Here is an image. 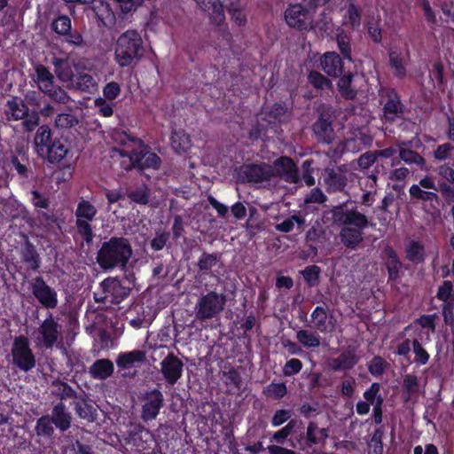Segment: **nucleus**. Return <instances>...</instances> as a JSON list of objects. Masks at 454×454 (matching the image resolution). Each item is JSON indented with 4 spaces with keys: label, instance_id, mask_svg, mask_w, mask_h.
Segmentation results:
<instances>
[{
    "label": "nucleus",
    "instance_id": "obj_26",
    "mask_svg": "<svg viewBox=\"0 0 454 454\" xmlns=\"http://www.w3.org/2000/svg\"><path fill=\"white\" fill-rule=\"evenodd\" d=\"M52 420L56 427L62 431L67 430L70 427V416L66 411L62 403H59L54 407Z\"/></svg>",
    "mask_w": 454,
    "mask_h": 454
},
{
    "label": "nucleus",
    "instance_id": "obj_28",
    "mask_svg": "<svg viewBox=\"0 0 454 454\" xmlns=\"http://www.w3.org/2000/svg\"><path fill=\"white\" fill-rule=\"evenodd\" d=\"M114 371L113 363L106 359H101L97 361L90 367V373L94 378L97 379H106L112 374Z\"/></svg>",
    "mask_w": 454,
    "mask_h": 454
},
{
    "label": "nucleus",
    "instance_id": "obj_60",
    "mask_svg": "<svg viewBox=\"0 0 454 454\" xmlns=\"http://www.w3.org/2000/svg\"><path fill=\"white\" fill-rule=\"evenodd\" d=\"M403 387L410 393L413 394L419 390V381L416 376L408 374L404 377Z\"/></svg>",
    "mask_w": 454,
    "mask_h": 454
},
{
    "label": "nucleus",
    "instance_id": "obj_9",
    "mask_svg": "<svg viewBox=\"0 0 454 454\" xmlns=\"http://www.w3.org/2000/svg\"><path fill=\"white\" fill-rule=\"evenodd\" d=\"M225 298L215 292L202 296L197 304V317L201 319L210 318L223 309Z\"/></svg>",
    "mask_w": 454,
    "mask_h": 454
},
{
    "label": "nucleus",
    "instance_id": "obj_15",
    "mask_svg": "<svg viewBox=\"0 0 454 454\" xmlns=\"http://www.w3.org/2000/svg\"><path fill=\"white\" fill-rule=\"evenodd\" d=\"M162 395L158 390H153L147 395L146 402L143 407V418L145 420L153 419L161 407Z\"/></svg>",
    "mask_w": 454,
    "mask_h": 454
},
{
    "label": "nucleus",
    "instance_id": "obj_12",
    "mask_svg": "<svg viewBox=\"0 0 454 454\" xmlns=\"http://www.w3.org/2000/svg\"><path fill=\"white\" fill-rule=\"evenodd\" d=\"M161 372L169 384H174L182 375L183 363L176 356L169 355L161 362Z\"/></svg>",
    "mask_w": 454,
    "mask_h": 454
},
{
    "label": "nucleus",
    "instance_id": "obj_1",
    "mask_svg": "<svg viewBox=\"0 0 454 454\" xmlns=\"http://www.w3.org/2000/svg\"><path fill=\"white\" fill-rule=\"evenodd\" d=\"M114 139L121 147L113 149L112 158H120L124 169L134 167L156 168L160 165V158L155 153L147 152L141 140L121 132L114 133Z\"/></svg>",
    "mask_w": 454,
    "mask_h": 454
},
{
    "label": "nucleus",
    "instance_id": "obj_38",
    "mask_svg": "<svg viewBox=\"0 0 454 454\" xmlns=\"http://www.w3.org/2000/svg\"><path fill=\"white\" fill-rule=\"evenodd\" d=\"M398 158H400L406 163H415L420 166L421 168L427 169L424 159L419 154L411 150L400 149Z\"/></svg>",
    "mask_w": 454,
    "mask_h": 454
},
{
    "label": "nucleus",
    "instance_id": "obj_4",
    "mask_svg": "<svg viewBox=\"0 0 454 454\" xmlns=\"http://www.w3.org/2000/svg\"><path fill=\"white\" fill-rule=\"evenodd\" d=\"M333 217L344 225L340 233L342 242L347 247H356L362 240L361 231L367 225L366 217L356 211L344 214L342 208H335Z\"/></svg>",
    "mask_w": 454,
    "mask_h": 454
},
{
    "label": "nucleus",
    "instance_id": "obj_23",
    "mask_svg": "<svg viewBox=\"0 0 454 454\" xmlns=\"http://www.w3.org/2000/svg\"><path fill=\"white\" fill-rule=\"evenodd\" d=\"M68 149L66 141L63 139H56L49 147V153H46L43 159L50 162L60 161L67 153Z\"/></svg>",
    "mask_w": 454,
    "mask_h": 454
},
{
    "label": "nucleus",
    "instance_id": "obj_29",
    "mask_svg": "<svg viewBox=\"0 0 454 454\" xmlns=\"http://www.w3.org/2000/svg\"><path fill=\"white\" fill-rule=\"evenodd\" d=\"M92 10L96 16L103 23L112 22L114 20V13L108 4L101 0H94L92 3Z\"/></svg>",
    "mask_w": 454,
    "mask_h": 454
},
{
    "label": "nucleus",
    "instance_id": "obj_54",
    "mask_svg": "<svg viewBox=\"0 0 454 454\" xmlns=\"http://www.w3.org/2000/svg\"><path fill=\"white\" fill-rule=\"evenodd\" d=\"M380 385L378 383H373L371 387L364 393V397L367 403L375 406L378 398L380 397Z\"/></svg>",
    "mask_w": 454,
    "mask_h": 454
},
{
    "label": "nucleus",
    "instance_id": "obj_50",
    "mask_svg": "<svg viewBox=\"0 0 454 454\" xmlns=\"http://www.w3.org/2000/svg\"><path fill=\"white\" fill-rule=\"evenodd\" d=\"M337 43L341 53L350 59L349 39L342 31L337 34Z\"/></svg>",
    "mask_w": 454,
    "mask_h": 454
},
{
    "label": "nucleus",
    "instance_id": "obj_2",
    "mask_svg": "<svg viewBox=\"0 0 454 454\" xmlns=\"http://www.w3.org/2000/svg\"><path fill=\"white\" fill-rule=\"evenodd\" d=\"M250 182H262L278 175L290 182L297 181V171L294 162L286 157L277 160L273 165L259 164L247 166L244 171Z\"/></svg>",
    "mask_w": 454,
    "mask_h": 454
},
{
    "label": "nucleus",
    "instance_id": "obj_64",
    "mask_svg": "<svg viewBox=\"0 0 454 454\" xmlns=\"http://www.w3.org/2000/svg\"><path fill=\"white\" fill-rule=\"evenodd\" d=\"M374 162H378L376 153H366L358 160V165L362 168H367Z\"/></svg>",
    "mask_w": 454,
    "mask_h": 454
},
{
    "label": "nucleus",
    "instance_id": "obj_5",
    "mask_svg": "<svg viewBox=\"0 0 454 454\" xmlns=\"http://www.w3.org/2000/svg\"><path fill=\"white\" fill-rule=\"evenodd\" d=\"M115 60L121 67H128L143 55V40L135 30H127L116 41Z\"/></svg>",
    "mask_w": 454,
    "mask_h": 454
},
{
    "label": "nucleus",
    "instance_id": "obj_17",
    "mask_svg": "<svg viewBox=\"0 0 454 454\" xmlns=\"http://www.w3.org/2000/svg\"><path fill=\"white\" fill-rule=\"evenodd\" d=\"M51 137V130L47 126H41L35 137V149L36 153L43 158L46 153H49V147L52 144Z\"/></svg>",
    "mask_w": 454,
    "mask_h": 454
},
{
    "label": "nucleus",
    "instance_id": "obj_32",
    "mask_svg": "<svg viewBox=\"0 0 454 454\" xmlns=\"http://www.w3.org/2000/svg\"><path fill=\"white\" fill-rule=\"evenodd\" d=\"M406 256L412 262H421L425 258L423 245L417 241H411L406 247Z\"/></svg>",
    "mask_w": 454,
    "mask_h": 454
},
{
    "label": "nucleus",
    "instance_id": "obj_40",
    "mask_svg": "<svg viewBox=\"0 0 454 454\" xmlns=\"http://www.w3.org/2000/svg\"><path fill=\"white\" fill-rule=\"evenodd\" d=\"M304 221L297 216L293 215L287 219H285L283 222L276 225V229L281 232H289L291 231L294 225L297 224L298 226L302 225Z\"/></svg>",
    "mask_w": 454,
    "mask_h": 454
},
{
    "label": "nucleus",
    "instance_id": "obj_18",
    "mask_svg": "<svg viewBox=\"0 0 454 454\" xmlns=\"http://www.w3.org/2000/svg\"><path fill=\"white\" fill-rule=\"evenodd\" d=\"M197 4L205 11L207 12L213 22L221 24L225 17L223 9L219 0H195Z\"/></svg>",
    "mask_w": 454,
    "mask_h": 454
},
{
    "label": "nucleus",
    "instance_id": "obj_47",
    "mask_svg": "<svg viewBox=\"0 0 454 454\" xmlns=\"http://www.w3.org/2000/svg\"><path fill=\"white\" fill-rule=\"evenodd\" d=\"M89 222L90 221L82 220L81 218L77 219L76 221L78 231L87 243H90L93 237V233Z\"/></svg>",
    "mask_w": 454,
    "mask_h": 454
},
{
    "label": "nucleus",
    "instance_id": "obj_58",
    "mask_svg": "<svg viewBox=\"0 0 454 454\" xmlns=\"http://www.w3.org/2000/svg\"><path fill=\"white\" fill-rule=\"evenodd\" d=\"M122 12H130L139 6L143 0H114Z\"/></svg>",
    "mask_w": 454,
    "mask_h": 454
},
{
    "label": "nucleus",
    "instance_id": "obj_44",
    "mask_svg": "<svg viewBox=\"0 0 454 454\" xmlns=\"http://www.w3.org/2000/svg\"><path fill=\"white\" fill-rule=\"evenodd\" d=\"M103 98H98L94 101L98 113L104 117H110L114 114L113 104Z\"/></svg>",
    "mask_w": 454,
    "mask_h": 454
},
{
    "label": "nucleus",
    "instance_id": "obj_3",
    "mask_svg": "<svg viewBox=\"0 0 454 454\" xmlns=\"http://www.w3.org/2000/svg\"><path fill=\"white\" fill-rule=\"evenodd\" d=\"M132 254L130 245L122 238H112L102 245L98 262L104 269L125 266Z\"/></svg>",
    "mask_w": 454,
    "mask_h": 454
},
{
    "label": "nucleus",
    "instance_id": "obj_24",
    "mask_svg": "<svg viewBox=\"0 0 454 454\" xmlns=\"http://www.w3.org/2000/svg\"><path fill=\"white\" fill-rule=\"evenodd\" d=\"M27 113V108L20 98H14L7 102L6 115L9 120H20Z\"/></svg>",
    "mask_w": 454,
    "mask_h": 454
},
{
    "label": "nucleus",
    "instance_id": "obj_57",
    "mask_svg": "<svg viewBox=\"0 0 454 454\" xmlns=\"http://www.w3.org/2000/svg\"><path fill=\"white\" fill-rule=\"evenodd\" d=\"M319 272H320L319 268L313 265V266L307 267L302 271V275H303L304 278L309 282V285H314L318 278Z\"/></svg>",
    "mask_w": 454,
    "mask_h": 454
},
{
    "label": "nucleus",
    "instance_id": "obj_46",
    "mask_svg": "<svg viewBox=\"0 0 454 454\" xmlns=\"http://www.w3.org/2000/svg\"><path fill=\"white\" fill-rule=\"evenodd\" d=\"M344 23L356 27L360 25V14L358 10L353 4H350L347 10Z\"/></svg>",
    "mask_w": 454,
    "mask_h": 454
},
{
    "label": "nucleus",
    "instance_id": "obj_33",
    "mask_svg": "<svg viewBox=\"0 0 454 454\" xmlns=\"http://www.w3.org/2000/svg\"><path fill=\"white\" fill-rule=\"evenodd\" d=\"M385 257L389 278H395L398 276V271L401 267L397 255L392 249L387 248L385 251Z\"/></svg>",
    "mask_w": 454,
    "mask_h": 454
},
{
    "label": "nucleus",
    "instance_id": "obj_27",
    "mask_svg": "<svg viewBox=\"0 0 454 454\" xmlns=\"http://www.w3.org/2000/svg\"><path fill=\"white\" fill-rule=\"evenodd\" d=\"M145 359V354L139 350H133L128 353H123L119 356L116 363L119 367L130 368L137 363H140Z\"/></svg>",
    "mask_w": 454,
    "mask_h": 454
},
{
    "label": "nucleus",
    "instance_id": "obj_45",
    "mask_svg": "<svg viewBox=\"0 0 454 454\" xmlns=\"http://www.w3.org/2000/svg\"><path fill=\"white\" fill-rule=\"evenodd\" d=\"M52 423L49 417L41 418L36 425L37 434L49 436L53 432Z\"/></svg>",
    "mask_w": 454,
    "mask_h": 454
},
{
    "label": "nucleus",
    "instance_id": "obj_49",
    "mask_svg": "<svg viewBox=\"0 0 454 454\" xmlns=\"http://www.w3.org/2000/svg\"><path fill=\"white\" fill-rule=\"evenodd\" d=\"M120 93V85L114 82L107 83L103 89L104 98L109 101L115 99Z\"/></svg>",
    "mask_w": 454,
    "mask_h": 454
},
{
    "label": "nucleus",
    "instance_id": "obj_52",
    "mask_svg": "<svg viewBox=\"0 0 454 454\" xmlns=\"http://www.w3.org/2000/svg\"><path fill=\"white\" fill-rule=\"evenodd\" d=\"M265 392L271 397H282L286 393V387L283 383H272L267 387Z\"/></svg>",
    "mask_w": 454,
    "mask_h": 454
},
{
    "label": "nucleus",
    "instance_id": "obj_16",
    "mask_svg": "<svg viewBox=\"0 0 454 454\" xmlns=\"http://www.w3.org/2000/svg\"><path fill=\"white\" fill-rule=\"evenodd\" d=\"M391 67L395 69L398 76H403L405 74V64L408 59V50L406 46L402 49L394 47L389 53Z\"/></svg>",
    "mask_w": 454,
    "mask_h": 454
},
{
    "label": "nucleus",
    "instance_id": "obj_20",
    "mask_svg": "<svg viewBox=\"0 0 454 454\" xmlns=\"http://www.w3.org/2000/svg\"><path fill=\"white\" fill-rule=\"evenodd\" d=\"M324 71L331 76H338L342 71V62L335 52H327L321 59Z\"/></svg>",
    "mask_w": 454,
    "mask_h": 454
},
{
    "label": "nucleus",
    "instance_id": "obj_53",
    "mask_svg": "<svg viewBox=\"0 0 454 454\" xmlns=\"http://www.w3.org/2000/svg\"><path fill=\"white\" fill-rule=\"evenodd\" d=\"M401 106L396 97H390L387 102L384 106L385 116L391 119V114H395L399 112Z\"/></svg>",
    "mask_w": 454,
    "mask_h": 454
},
{
    "label": "nucleus",
    "instance_id": "obj_6",
    "mask_svg": "<svg viewBox=\"0 0 454 454\" xmlns=\"http://www.w3.org/2000/svg\"><path fill=\"white\" fill-rule=\"evenodd\" d=\"M52 64L55 67V74L62 82L71 85L78 71H92V63L85 59H74L72 57L54 58Z\"/></svg>",
    "mask_w": 454,
    "mask_h": 454
},
{
    "label": "nucleus",
    "instance_id": "obj_61",
    "mask_svg": "<svg viewBox=\"0 0 454 454\" xmlns=\"http://www.w3.org/2000/svg\"><path fill=\"white\" fill-rule=\"evenodd\" d=\"M452 286L449 281H445L442 286L439 287L437 297L444 301H447L449 299L451 300L453 294H451Z\"/></svg>",
    "mask_w": 454,
    "mask_h": 454
},
{
    "label": "nucleus",
    "instance_id": "obj_42",
    "mask_svg": "<svg viewBox=\"0 0 454 454\" xmlns=\"http://www.w3.org/2000/svg\"><path fill=\"white\" fill-rule=\"evenodd\" d=\"M307 435L308 439L313 443H317L328 436L327 431L325 428H317L314 424H310L308 427Z\"/></svg>",
    "mask_w": 454,
    "mask_h": 454
},
{
    "label": "nucleus",
    "instance_id": "obj_63",
    "mask_svg": "<svg viewBox=\"0 0 454 454\" xmlns=\"http://www.w3.org/2000/svg\"><path fill=\"white\" fill-rule=\"evenodd\" d=\"M384 367L385 361L380 357H374L369 365V371L373 375H380L383 372Z\"/></svg>",
    "mask_w": 454,
    "mask_h": 454
},
{
    "label": "nucleus",
    "instance_id": "obj_56",
    "mask_svg": "<svg viewBox=\"0 0 454 454\" xmlns=\"http://www.w3.org/2000/svg\"><path fill=\"white\" fill-rule=\"evenodd\" d=\"M77 413L82 419L92 420L94 419V409L85 403H78L76 405Z\"/></svg>",
    "mask_w": 454,
    "mask_h": 454
},
{
    "label": "nucleus",
    "instance_id": "obj_37",
    "mask_svg": "<svg viewBox=\"0 0 454 454\" xmlns=\"http://www.w3.org/2000/svg\"><path fill=\"white\" fill-rule=\"evenodd\" d=\"M397 151L394 148H387L376 152L378 163L382 165L393 166L397 162L398 157L396 155Z\"/></svg>",
    "mask_w": 454,
    "mask_h": 454
},
{
    "label": "nucleus",
    "instance_id": "obj_7",
    "mask_svg": "<svg viewBox=\"0 0 454 454\" xmlns=\"http://www.w3.org/2000/svg\"><path fill=\"white\" fill-rule=\"evenodd\" d=\"M285 20L289 27L301 31L315 27H318L319 30H324L325 26L328 22V20H325L322 26L319 24H314L310 12L308 9H305L301 4H294L289 6L285 12Z\"/></svg>",
    "mask_w": 454,
    "mask_h": 454
},
{
    "label": "nucleus",
    "instance_id": "obj_51",
    "mask_svg": "<svg viewBox=\"0 0 454 454\" xmlns=\"http://www.w3.org/2000/svg\"><path fill=\"white\" fill-rule=\"evenodd\" d=\"M436 318V315H426L422 316L418 319V323L419 325L427 329V334L429 335L430 333H434L435 330L434 320Z\"/></svg>",
    "mask_w": 454,
    "mask_h": 454
},
{
    "label": "nucleus",
    "instance_id": "obj_39",
    "mask_svg": "<svg viewBox=\"0 0 454 454\" xmlns=\"http://www.w3.org/2000/svg\"><path fill=\"white\" fill-rule=\"evenodd\" d=\"M409 193L412 198L421 200H433L437 198L435 192L424 191L419 184H412Z\"/></svg>",
    "mask_w": 454,
    "mask_h": 454
},
{
    "label": "nucleus",
    "instance_id": "obj_8",
    "mask_svg": "<svg viewBox=\"0 0 454 454\" xmlns=\"http://www.w3.org/2000/svg\"><path fill=\"white\" fill-rule=\"evenodd\" d=\"M12 356L13 364L25 372L31 370L35 364V356L25 337L20 336L14 340Z\"/></svg>",
    "mask_w": 454,
    "mask_h": 454
},
{
    "label": "nucleus",
    "instance_id": "obj_48",
    "mask_svg": "<svg viewBox=\"0 0 454 454\" xmlns=\"http://www.w3.org/2000/svg\"><path fill=\"white\" fill-rule=\"evenodd\" d=\"M45 94L53 100L63 104L67 103L70 99L67 92L55 84L52 86L51 91H47Z\"/></svg>",
    "mask_w": 454,
    "mask_h": 454
},
{
    "label": "nucleus",
    "instance_id": "obj_55",
    "mask_svg": "<svg viewBox=\"0 0 454 454\" xmlns=\"http://www.w3.org/2000/svg\"><path fill=\"white\" fill-rule=\"evenodd\" d=\"M413 349H414V353H415V360L421 364H427L429 359V355L421 347V345L419 343V341L415 340L413 342Z\"/></svg>",
    "mask_w": 454,
    "mask_h": 454
},
{
    "label": "nucleus",
    "instance_id": "obj_22",
    "mask_svg": "<svg viewBox=\"0 0 454 454\" xmlns=\"http://www.w3.org/2000/svg\"><path fill=\"white\" fill-rule=\"evenodd\" d=\"M315 326L321 332H331L334 328L332 317H328L325 310L317 307L311 315Z\"/></svg>",
    "mask_w": 454,
    "mask_h": 454
},
{
    "label": "nucleus",
    "instance_id": "obj_59",
    "mask_svg": "<svg viewBox=\"0 0 454 454\" xmlns=\"http://www.w3.org/2000/svg\"><path fill=\"white\" fill-rule=\"evenodd\" d=\"M301 367V362L299 359L293 358L286 364L284 367V373L285 375H293L299 372Z\"/></svg>",
    "mask_w": 454,
    "mask_h": 454
},
{
    "label": "nucleus",
    "instance_id": "obj_25",
    "mask_svg": "<svg viewBox=\"0 0 454 454\" xmlns=\"http://www.w3.org/2000/svg\"><path fill=\"white\" fill-rule=\"evenodd\" d=\"M357 362V358L354 352L345 351L338 358L333 359L330 365L333 370L350 369Z\"/></svg>",
    "mask_w": 454,
    "mask_h": 454
},
{
    "label": "nucleus",
    "instance_id": "obj_35",
    "mask_svg": "<svg viewBox=\"0 0 454 454\" xmlns=\"http://www.w3.org/2000/svg\"><path fill=\"white\" fill-rule=\"evenodd\" d=\"M352 75H345L338 82L339 91L346 98H352L356 96L355 86L352 85Z\"/></svg>",
    "mask_w": 454,
    "mask_h": 454
},
{
    "label": "nucleus",
    "instance_id": "obj_14",
    "mask_svg": "<svg viewBox=\"0 0 454 454\" xmlns=\"http://www.w3.org/2000/svg\"><path fill=\"white\" fill-rule=\"evenodd\" d=\"M106 299H111L114 302H119L129 294V289L121 286L119 280L115 278H108L101 284Z\"/></svg>",
    "mask_w": 454,
    "mask_h": 454
},
{
    "label": "nucleus",
    "instance_id": "obj_21",
    "mask_svg": "<svg viewBox=\"0 0 454 454\" xmlns=\"http://www.w3.org/2000/svg\"><path fill=\"white\" fill-rule=\"evenodd\" d=\"M68 88L93 92L98 88V82L91 75L82 74V71H78L74 82L71 85H68Z\"/></svg>",
    "mask_w": 454,
    "mask_h": 454
},
{
    "label": "nucleus",
    "instance_id": "obj_43",
    "mask_svg": "<svg viewBox=\"0 0 454 454\" xmlns=\"http://www.w3.org/2000/svg\"><path fill=\"white\" fill-rule=\"evenodd\" d=\"M309 82L317 89H328L331 85L329 80L317 72H310L309 74Z\"/></svg>",
    "mask_w": 454,
    "mask_h": 454
},
{
    "label": "nucleus",
    "instance_id": "obj_10",
    "mask_svg": "<svg viewBox=\"0 0 454 454\" xmlns=\"http://www.w3.org/2000/svg\"><path fill=\"white\" fill-rule=\"evenodd\" d=\"M59 335V325L53 319H46L41 326L32 333V338L37 346L51 348Z\"/></svg>",
    "mask_w": 454,
    "mask_h": 454
},
{
    "label": "nucleus",
    "instance_id": "obj_13",
    "mask_svg": "<svg viewBox=\"0 0 454 454\" xmlns=\"http://www.w3.org/2000/svg\"><path fill=\"white\" fill-rule=\"evenodd\" d=\"M32 78L38 89L44 94L51 91L54 85V77L51 71L43 65H35L34 67V74Z\"/></svg>",
    "mask_w": 454,
    "mask_h": 454
},
{
    "label": "nucleus",
    "instance_id": "obj_34",
    "mask_svg": "<svg viewBox=\"0 0 454 454\" xmlns=\"http://www.w3.org/2000/svg\"><path fill=\"white\" fill-rule=\"evenodd\" d=\"M297 339L300 343L307 348H315L320 344L318 335L307 330L299 331L297 333Z\"/></svg>",
    "mask_w": 454,
    "mask_h": 454
},
{
    "label": "nucleus",
    "instance_id": "obj_30",
    "mask_svg": "<svg viewBox=\"0 0 454 454\" xmlns=\"http://www.w3.org/2000/svg\"><path fill=\"white\" fill-rule=\"evenodd\" d=\"M171 145L177 153H185L191 147V140L184 130H177L172 134Z\"/></svg>",
    "mask_w": 454,
    "mask_h": 454
},
{
    "label": "nucleus",
    "instance_id": "obj_31",
    "mask_svg": "<svg viewBox=\"0 0 454 454\" xmlns=\"http://www.w3.org/2000/svg\"><path fill=\"white\" fill-rule=\"evenodd\" d=\"M314 131L317 137L324 142H330L333 137V129L331 123L324 119L319 118L318 121L314 124Z\"/></svg>",
    "mask_w": 454,
    "mask_h": 454
},
{
    "label": "nucleus",
    "instance_id": "obj_41",
    "mask_svg": "<svg viewBox=\"0 0 454 454\" xmlns=\"http://www.w3.org/2000/svg\"><path fill=\"white\" fill-rule=\"evenodd\" d=\"M70 28L71 20L67 16H60L52 22V29L59 35H66Z\"/></svg>",
    "mask_w": 454,
    "mask_h": 454
},
{
    "label": "nucleus",
    "instance_id": "obj_62",
    "mask_svg": "<svg viewBox=\"0 0 454 454\" xmlns=\"http://www.w3.org/2000/svg\"><path fill=\"white\" fill-rule=\"evenodd\" d=\"M131 200L137 203L145 204L148 201V191L144 187L129 193Z\"/></svg>",
    "mask_w": 454,
    "mask_h": 454
},
{
    "label": "nucleus",
    "instance_id": "obj_11",
    "mask_svg": "<svg viewBox=\"0 0 454 454\" xmlns=\"http://www.w3.org/2000/svg\"><path fill=\"white\" fill-rule=\"evenodd\" d=\"M32 292L39 302L46 308H55L58 303L57 293L41 278L32 282Z\"/></svg>",
    "mask_w": 454,
    "mask_h": 454
},
{
    "label": "nucleus",
    "instance_id": "obj_36",
    "mask_svg": "<svg viewBox=\"0 0 454 454\" xmlns=\"http://www.w3.org/2000/svg\"><path fill=\"white\" fill-rule=\"evenodd\" d=\"M96 213L97 210L95 207L90 202L83 200L78 204L76 209V217L77 219L81 218L82 220L91 221L94 218Z\"/></svg>",
    "mask_w": 454,
    "mask_h": 454
},
{
    "label": "nucleus",
    "instance_id": "obj_19",
    "mask_svg": "<svg viewBox=\"0 0 454 454\" xmlns=\"http://www.w3.org/2000/svg\"><path fill=\"white\" fill-rule=\"evenodd\" d=\"M324 182L329 191H340L346 185V177L340 168L326 169L324 175Z\"/></svg>",
    "mask_w": 454,
    "mask_h": 454
}]
</instances>
